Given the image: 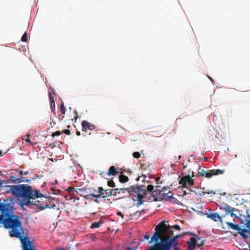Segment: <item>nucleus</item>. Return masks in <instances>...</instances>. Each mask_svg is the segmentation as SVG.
Wrapping results in <instances>:
<instances>
[{"mask_svg":"<svg viewBox=\"0 0 250 250\" xmlns=\"http://www.w3.org/2000/svg\"><path fill=\"white\" fill-rule=\"evenodd\" d=\"M43 195L40 193L39 191L33 190L31 186H26L22 185V188L20 197H22L21 202L22 206H25L29 208H32V205L33 204V200L31 199H35V198L42 197Z\"/></svg>","mask_w":250,"mask_h":250,"instance_id":"f257e3e1","label":"nucleus"},{"mask_svg":"<svg viewBox=\"0 0 250 250\" xmlns=\"http://www.w3.org/2000/svg\"><path fill=\"white\" fill-rule=\"evenodd\" d=\"M155 231L151 238L150 242H158L163 238H166L167 236L170 237L173 235V230L171 226L167 225L165 221H162L155 228Z\"/></svg>","mask_w":250,"mask_h":250,"instance_id":"f03ea898","label":"nucleus"},{"mask_svg":"<svg viewBox=\"0 0 250 250\" xmlns=\"http://www.w3.org/2000/svg\"><path fill=\"white\" fill-rule=\"evenodd\" d=\"M144 186H131L129 197L131 196L133 201H137L136 206L142 205L144 201L143 199L146 194V191L143 188Z\"/></svg>","mask_w":250,"mask_h":250,"instance_id":"7ed1b4c3","label":"nucleus"},{"mask_svg":"<svg viewBox=\"0 0 250 250\" xmlns=\"http://www.w3.org/2000/svg\"><path fill=\"white\" fill-rule=\"evenodd\" d=\"M177 240L174 236L172 237L167 236L166 238H162L161 242L157 243L153 247L155 250H171L173 245L178 244Z\"/></svg>","mask_w":250,"mask_h":250,"instance_id":"20e7f679","label":"nucleus"},{"mask_svg":"<svg viewBox=\"0 0 250 250\" xmlns=\"http://www.w3.org/2000/svg\"><path fill=\"white\" fill-rule=\"evenodd\" d=\"M179 184L182 185L183 188H186L188 185L191 186L194 185V180L189 175H187L180 179Z\"/></svg>","mask_w":250,"mask_h":250,"instance_id":"39448f33","label":"nucleus"},{"mask_svg":"<svg viewBox=\"0 0 250 250\" xmlns=\"http://www.w3.org/2000/svg\"><path fill=\"white\" fill-rule=\"evenodd\" d=\"M9 191L16 196L20 197L22 188V185L9 186Z\"/></svg>","mask_w":250,"mask_h":250,"instance_id":"423d86ee","label":"nucleus"},{"mask_svg":"<svg viewBox=\"0 0 250 250\" xmlns=\"http://www.w3.org/2000/svg\"><path fill=\"white\" fill-rule=\"evenodd\" d=\"M246 227L249 229V230L246 229H241L238 233L245 239L248 238L249 237V234H250V220L247 221L245 223Z\"/></svg>","mask_w":250,"mask_h":250,"instance_id":"0eeeda50","label":"nucleus"},{"mask_svg":"<svg viewBox=\"0 0 250 250\" xmlns=\"http://www.w3.org/2000/svg\"><path fill=\"white\" fill-rule=\"evenodd\" d=\"M82 131H85L86 130H94L96 128V126L86 121H83L82 122Z\"/></svg>","mask_w":250,"mask_h":250,"instance_id":"6e6552de","label":"nucleus"},{"mask_svg":"<svg viewBox=\"0 0 250 250\" xmlns=\"http://www.w3.org/2000/svg\"><path fill=\"white\" fill-rule=\"evenodd\" d=\"M160 200L170 201L172 203H175L176 199L173 197V194L171 191H170L168 193H163L162 196L160 197Z\"/></svg>","mask_w":250,"mask_h":250,"instance_id":"1a4fd4ad","label":"nucleus"},{"mask_svg":"<svg viewBox=\"0 0 250 250\" xmlns=\"http://www.w3.org/2000/svg\"><path fill=\"white\" fill-rule=\"evenodd\" d=\"M98 194H95L93 193H91V195L92 197L95 198V202L98 203L99 201L98 199L101 198L105 199L104 194V189L103 187H99L98 188Z\"/></svg>","mask_w":250,"mask_h":250,"instance_id":"9d476101","label":"nucleus"},{"mask_svg":"<svg viewBox=\"0 0 250 250\" xmlns=\"http://www.w3.org/2000/svg\"><path fill=\"white\" fill-rule=\"evenodd\" d=\"M223 209L226 212V215L230 214L231 217H234L236 218H238V216L234 213V212L236 211L237 209L234 208H231L228 205H225Z\"/></svg>","mask_w":250,"mask_h":250,"instance_id":"9b49d317","label":"nucleus"},{"mask_svg":"<svg viewBox=\"0 0 250 250\" xmlns=\"http://www.w3.org/2000/svg\"><path fill=\"white\" fill-rule=\"evenodd\" d=\"M226 171L225 169H217L210 170V173L207 174V178H210L213 175L223 174Z\"/></svg>","mask_w":250,"mask_h":250,"instance_id":"f8f14e48","label":"nucleus"},{"mask_svg":"<svg viewBox=\"0 0 250 250\" xmlns=\"http://www.w3.org/2000/svg\"><path fill=\"white\" fill-rule=\"evenodd\" d=\"M197 239L194 237H192L189 239V241H187L188 248L190 250H194L197 246Z\"/></svg>","mask_w":250,"mask_h":250,"instance_id":"ddd939ff","label":"nucleus"},{"mask_svg":"<svg viewBox=\"0 0 250 250\" xmlns=\"http://www.w3.org/2000/svg\"><path fill=\"white\" fill-rule=\"evenodd\" d=\"M34 206H35L37 207H38L39 209L40 210H43V209H44L45 208H50L49 206H48V205H47V204H45L44 205H43V204H41V202L40 201H39V200H36V201H33V204L32 205V208H33Z\"/></svg>","mask_w":250,"mask_h":250,"instance_id":"4468645a","label":"nucleus"},{"mask_svg":"<svg viewBox=\"0 0 250 250\" xmlns=\"http://www.w3.org/2000/svg\"><path fill=\"white\" fill-rule=\"evenodd\" d=\"M207 215L208 218H210L211 220L214 221H220L221 222H222L221 216H220L217 213L207 214Z\"/></svg>","mask_w":250,"mask_h":250,"instance_id":"2eb2a0df","label":"nucleus"},{"mask_svg":"<svg viewBox=\"0 0 250 250\" xmlns=\"http://www.w3.org/2000/svg\"><path fill=\"white\" fill-rule=\"evenodd\" d=\"M119 173V171L114 166H111L108 171L106 172L107 176H115Z\"/></svg>","mask_w":250,"mask_h":250,"instance_id":"dca6fc26","label":"nucleus"},{"mask_svg":"<svg viewBox=\"0 0 250 250\" xmlns=\"http://www.w3.org/2000/svg\"><path fill=\"white\" fill-rule=\"evenodd\" d=\"M153 193H155V195H152V197L153 198V201H158L157 197L156 196H158L159 198L160 199V197L163 194L162 190L157 189L154 190Z\"/></svg>","mask_w":250,"mask_h":250,"instance_id":"f3484780","label":"nucleus"},{"mask_svg":"<svg viewBox=\"0 0 250 250\" xmlns=\"http://www.w3.org/2000/svg\"><path fill=\"white\" fill-rule=\"evenodd\" d=\"M208 173H210V170L206 171L204 169H201V168L200 167L199 171L196 176L197 177L205 176V177L207 178V174H208Z\"/></svg>","mask_w":250,"mask_h":250,"instance_id":"a211bd4d","label":"nucleus"},{"mask_svg":"<svg viewBox=\"0 0 250 250\" xmlns=\"http://www.w3.org/2000/svg\"><path fill=\"white\" fill-rule=\"evenodd\" d=\"M226 224H227L228 227L231 228L233 230H237V232L239 231L241 229L239 225H235L230 222H227Z\"/></svg>","mask_w":250,"mask_h":250,"instance_id":"6ab92c4d","label":"nucleus"},{"mask_svg":"<svg viewBox=\"0 0 250 250\" xmlns=\"http://www.w3.org/2000/svg\"><path fill=\"white\" fill-rule=\"evenodd\" d=\"M118 190V189L117 188H114V189H104V194L105 198H106V197H107L108 196H112V192H113L114 190Z\"/></svg>","mask_w":250,"mask_h":250,"instance_id":"aec40b11","label":"nucleus"},{"mask_svg":"<svg viewBox=\"0 0 250 250\" xmlns=\"http://www.w3.org/2000/svg\"><path fill=\"white\" fill-rule=\"evenodd\" d=\"M119 178V181L122 183H126L129 180L128 177L123 174H121Z\"/></svg>","mask_w":250,"mask_h":250,"instance_id":"412c9836","label":"nucleus"},{"mask_svg":"<svg viewBox=\"0 0 250 250\" xmlns=\"http://www.w3.org/2000/svg\"><path fill=\"white\" fill-rule=\"evenodd\" d=\"M103 224V222L102 221H100L99 222H95L92 224L90 228L92 229H95L99 228L101 225Z\"/></svg>","mask_w":250,"mask_h":250,"instance_id":"4be33fe9","label":"nucleus"},{"mask_svg":"<svg viewBox=\"0 0 250 250\" xmlns=\"http://www.w3.org/2000/svg\"><path fill=\"white\" fill-rule=\"evenodd\" d=\"M118 188V190H119L120 191V193L121 192L125 193V191L127 192L128 193V195H129V190H130L131 189V186L128 187V188Z\"/></svg>","mask_w":250,"mask_h":250,"instance_id":"5701e85b","label":"nucleus"},{"mask_svg":"<svg viewBox=\"0 0 250 250\" xmlns=\"http://www.w3.org/2000/svg\"><path fill=\"white\" fill-rule=\"evenodd\" d=\"M196 239H197V242H196L197 246H198V247H200L201 246H202L204 245V240H201L199 238H197Z\"/></svg>","mask_w":250,"mask_h":250,"instance_id":"b1692460","label":"nucleus"},{"mask_svg":"<svg viewBox=\"0 0 250 250\" xmlns=\"http://www.w3.org/2000/svg\"><path fill=\"white\" fill-rule=\"evenodd\" d=\"M107 185L111 188H115L116 186L113 180H108L107 182Z\"/></svg>","mask_w":250,"mask_h":250,"instance_id":"393cba45","label":"nucleus"},{"mask_svg":"<svg viewBox=\"0 0 250 250\" xmlns=\"http://www.w3.org/2000/svg\"><path fill=\"white\" fill-rule=\"evenodd\" d=\"M146 191V192H151L152 193H153L154 191V187L151 185H148L147 186Z\"/></svg>","mask_w":250,"mask_h":250,"instance_id":"a878e982","label":"nucleus"},{"mask_svg":"<svg viewBox=\"0 0 250 250\" xmlns=\"http://www.w3.org/2000/svg\"><path fill=\"white\" fill-rule=\"evenodd\" d=\"M60 111H61V113L62 114H64L65 113V107L63 103H62L61 105Z\"/></svg>","mask_w":250,"mask_h":250,"instance_id":"bb28decb","label":"nucleus"},{"mask_svg":"<svg viewBox=\"0 0 250 250\" xmlns=\"http://www.w3.org/2000/svg\"><path fill=\"white\" fill-rule=\"evenodd\" d=\"M21 41L23 42H26L27 41V34L26 33H24L22 35Z\"/></svg>","mask_w":250,"mask_h":250,"instance_id":"cd10ccee","label":"nucleus"},{"mask_svg":"<svg viewBox=\"0 0 250 250\" xmlns=\"http://www.w3.org/2000/svg\"><path fill=\"white\" fill-rule=\"evenodd\" d=\"M30 136V135L29 134H27L26 135V137L25 136V140L26 142L30 143V144L31 145H33V143L32 142H31L30 141V140L29 139Z\"/></svg>","mask_w":250,"mask_h":250,"instance_id":"c85d7f7f","label":"nucleus"},{"mask_svg":"<svg viewBox=\"0 0 250 250\" xmlns=\"http://www.w3.org/2000/svg\"><path fill=\"white\" fill-rule=\"evenodd\" d=\"M62 131H56V132L53 133L52 134V136L54 137L55 136H59L61 134H62Z\"/></svg>","mask_w":250,"mask_h":250,"instance_id":"c756f323","label":"nucleus"},{"mask_svg":"<svg viewBox=\"0 0 250 250\" xmlns=\"http://www.w3.org/2000/svg\"><path fill=\"white\" fill-rule=\"evenodd\" d=\"M133 156L135 158H139L140 157L141 155L138 152H135L133 153Z\"/></svg>","mask_w":250,"mask_h":250,"instance_id":"7c9ffc66","label":"nucleus"},{"mask_svg":"<svg viewBox=\"0 0 250 250\" xmlns=\"http://www.w3.org/2000/svg\"><path fill=\"white\" fill-rule=\"evenodd\" d=\"M171 227L172 228V229H174L176 230H181V228L178 225H174L172 226H171Z\"/></svg>","mask_w":250,"mask_h":250,"instance_id":"2f4dec72","label":"nucleus"},{"mask_svg":"<svg viewBox=\"0 0 250 250\" xmlns=\"http://www.w3.org/2000/svg\"><path fill=\"white\" fill-rule=\"evenodd\" d=\"M49 96L51 101V104L52 105V104H53L54 105H55V102L51 93H49Z\"/></svg>","mask_w":250,"mask_h":250,"instance_id":"473e14b6","label":"nucleus"},{"mask_svg":"<svg viewBox=\"0 0 250 250\" xmlns=\"http://www.w3.org/2000/svg\"><path fill=\"white\" fill-rule=\"evenodd\" d=\"M142 177H143V179L142 180V181L143 182L145 181V178L146 177V175H142L141 176L138 177L137 178H136V180L137 181H138L140 180V179Z\"/></svg>","mask_w":250,"mask_h":250,"instance_id":"72a5a7b5","label":"nucleus"},{"mask_svg":"<svg viewBox=\"0 0 250 250\" xmlns=\"http://www.w3.org/2000/svg\"><path fill=\"white\" fill-rule=\"evenodd\" d=\"M10 180L11 181L13 182H16L17 180H19V179L16 178V177L14 176H11L10 177Z\"/></svg>","mask_w":250,"mask_h":250,"instance_id":"f704fd0d","label":"nucleus"},{"mask_svg":"<svg viewBox=\"0 0 250 250\" xmlns=\"http://www.w3.org/2000/svg\"><path fill=\"white\" fill-rule=\"evenodd\" d=\"M100 175L102 177L107 179V178H106L105 177L106 176H107L106 172H105L104 171H102L100 173Z\"/></svg>","mask_w":250,"mask_h":250,"instance_id":"c9c22d12","label":"nucleus"},{"mask_svg":"<svg viewBox=\"0 0 250 250\" xmlns=\"http://www.w3.org/2000/svg\"><path fill=\"white\" fill-rule=\"evenodd\" d=\"M79 190L81 193H84L86 192L87 188H79Z\"/></svg>","mask_w":250,"mask_h":250,"instance_id":"e433bc0d","label":"nucleus"},{"mask_svg":"<svg viewBox=\"0 0 250 250\" xmlns=\"http://www.w3.org/2000/svg\"><path fill=\"white\" fill-rule=\"evenodd\" d=\"M67 190L69 192H73V191L75 190V188H73V187H68L67 189Z\"/></svg>","mask_w":250,"mask_h":250,"instance_id":"4c0bfd02","label":"nucleus"},{"mask_svg":"<svg viewBox=\"0 0 250 250\" xmlns=\"http://www.w3.org/2000/svg\"><path fill=\"white\" fill-rule=\"evenodd\" d=\"M62 132H64L67 135H70L71 133L70 130L69 129H64L63 131H62Z\"/></svg>","mask_w":250,"mask_h":250,"instance_id":"58836bf2","label":"nucleus"},{"mask_svg":"<svg viewBox=\"0 0 250 250\" xmlns=\"http://www.w3.org/2000/svg\"><path fill=\"white\" fill-rule=\"evenodd\" d=\"M112 195L115 196L117 194H120V191H119V190H114L113 192H112Z\"/></svg>","mask_w":250,"mask_h":250,"instance_id":"ea45409f","label":"nucleus"},{"mask_svg":"<svg viewBox=\"0 0 250 250\" xmlns=\"http://www.w3.org/2000/svg\"><path fill=\"white\" fill-rule=\"evenodd\" d=\"M91 196H92V195H91V193H90V194L85 195L84 196V198L86 200H90Z\"/></svg>","mask_w":250,"mask_h":250,"instance_id":"a19ab883","label":"nucleus"},{"mask_svg":"<svg viewBox=\"0 0 250 250\" xmlns=\"http://www.w3.org/2000/svg\"><path fill=\"white\" fill-rule=\"evenodd\" d=\"M20 173L22 175H26L27 174H28V171H23V170H21L20 172Z\"/></svg>","mask_w":250,"mask_h":250,"instance_id":"79ce46f5","label":"nucleus"},{"mask_svg":"<svg viewBox=\"0 0 250 250\" xmlns=\"http://www.w3.org/2000/svg\"><path fill=\"white\" fill-rule=\"evenodd\" d=\"M117 214L118 215L122 217V219H124V215H123V214L121 211H118L117 213Z\"/></svg>","mask_w":250,"mask_h":250,"instance_id":"37998d69","label":"nucleus"},{"mask_svg":"<svg viewBox=\"0 0 250 250\" xmlns=\"http://www.w3.org/2000/svg\"><path fill=\"white\" fill-rule=\"evenodd\" d=\"M203 193V194L204 195L205 193L206 194H210L211 193H212V191L211 190H208L207 191H206V192H204V191H203L202 192Z\"/></svg>","mask_w":250,"mask_h":250,"instance_id":"c03bdc74","label":"nucleus"},{"mask_svg":"<svg viewBox=\"0 0 250 250\" xmlns=\"http://www.w3.org/2000/svg\"><path fill=\"white\" fill-rule=\"evenodd\" d=\"M177 244H175L172 247L174 248V250H179V249L177 247Z\"/></svg>","mask_w":250,"mask_h":250,"instance_id":"a18cd8bd","label":"nucleus"},{"mask_svg":"<svg viewBox=\"0 0 250 250\" xmlns=\"http://www.w3.org/2000/svg\"><path fill=\"white\" fill-rule=\"evenodd\" d=\"M144 238L145 239L148 240L149 239V236L146 234L144 236Z\"/></svg>","mask_w":250,"mask_h":250,"instance_id":"49530a36","label":"nucleus"},{"mask_svg":"<svg viewBox=\"0 0 250 250\" xmlns=\"http://www.w3.org/2000/svg\"><path fill=\"white\" fill-rule=\"evenodd\" d=\"M25 178L21 177V178L20 180L19 181V182H24L25 181L23 180Z\"/></svg>","mask_w":250,"mask_h":250,"instance_id":"de8ad7c7","label":"nucleus"},{"mask_svg":"<svg viewBox=\"0 0 250 250\" xmlns=\"http://www.w3.org/2000/svg\"><path fill=\"white\" fill-rule=\"evenodd\" d=\"M183 192V193L182 194V196L183 197L185 196V195H186L187 194V193L186 192V191H184Z\"/></svg>","mask_w":250,"mask_h":250,"instance_id":"09e8293b","label":"nucleus"},{"mask_svg":"<svg viewBox=\"0 0 250 250\" xmlns=\"http://www.w3.org/2000/svg\"><path fill=\"white\" fill-rule=\"evenodd\" d=\"M174 236H175V237H176V239L177 240L178 238L181 237V235H176Z\"/></svg>","mask_w":250,"mask_h":250,"instance_id":"8fccbe9b","label":"nucleus"},{"mask_svg":"<svg viewBox=\"0 0 250 250\" xmlns=\"http://www.w3.org/2000/svg\"><path fill=\"white\" fill-rule=\"evenodd\" d=\"M76 135H77V136H80V135H81V132H80V131H76Z\"/></svg>","mask_w":250,"mask_h":250,"instance_id":"3c124183","label":"nucleus"},{"mask_svg":"<svg viewBox=\"0 0 250 250\" xmlns=\"http://www.w3.org/2000/svg\"><path fill=\"white\" fill-rule=\"evenodd\" d=\"M167 187H164L163 188V189H162V191L163 190H167Z\"/></svg>","mask_w":250,"mask_h":250,"instance_id":"603ef678","label":"nucleus"},{"mask_svg":"<svg viewBox=\"0 0 250 250\" xmlns=\"http://www.w3.org/2000/svg\"><path fill=\"white\" fill-rule=\"evenodd\" d=\"M127 250H132V249L130 247H128L127 248Z\"/></svg>","mask_w":250,"mask_h":250,"instance_id":"864d4df0","label":"nucleus"},{"mask_svg":"<svg viewBox=\"0 0 250 250\" xmlns=\"http://www.w3.org/2000/svg\"><path fill=\"white\" fill-rule=\"evenodd\" d=\"M160 178L159 177H157L156 179V181H158L160 180Z\"/></svg>","mask_w":250,"mask_h":250,"instance_id":"5fc2aeb1","label":"nucleus"},{"mask_svg":"<svg viewBox=\"0 0 250 250\" xmlns=\"http://www.w3.org/2000/svg\"><path fill=\"white\" fill-rule=\"evenodd\" d=\"M190 235H194L195 234L193 233H191V232H189V233Z\"/></svg>","mask_w":250,"mask_h":250,"instance_id":"6e6d98bb","label":"nucleus"},{"mask_svg":"<svg viewBox=\"0 0 250 250\" xmlns=\"http://www.w3.org/2000/svg\"><path fill=\"white\" fill-rule=\"evenodd\" d=\"M194 176V173L192 171V177H193Z\"/></svg>","mask_w":250,"mask_h":250,"instance_id":"4d7b16f0","label":"nucleus"},{"mask_svg":"<svg viewBox=\"0 0 250 250\" xmlns=\"http://www.w3.org/2000/svg\"><path fill=\"white\" fill-rule=\"evenodd\" d=\"M2 183L0 182V188L1 187Z\"/></svg>","mask_w":250,"mask_h":250,"instance_id":"13d9d810","label":"nucleus"},{"mask_svg":"<svg viewBox=\"0 0 250 250\" xmlns=\"http://www.w3.org/2000/svg\"><path fill=\"white\" fill-rule=\"evenodd\" d=\"M208 78H209L211 81H212V79L210 77H208Z\"/></svg>","mask_w":250,"mask_h":250,"instance_id":"bf43d9fd","label":"nucleus"},{"mask_svg":"<svg viewBox=\"0 0 250 250\" xmlns=\"http://www.w3.org/2000/svg\"><path fill=\"white\" fill-rule=\"evenodd\" d=\"M77 118H78V116H77V117H75V120H76Z\"/></svg>","mask_w":250,"mask_h":250,"instance_id":"052dcab7","label":"nucleus"},{"mask_svg":"<svg viewBox=\"0 0 250 250\" xmlns=\"http://www.w3.org/2000/svg\"><path fill=\"white\" fill-rule=\"evenodd\" d=\"M204 159L205 161H206L207 160V158H205Z\"/></svg>","mask_w":250,"mask_h":250,"instance_id":"680f3d73","label":"nucleus"},{"mask_svg":"<svg viewBox=\"0 0 250 250\" xmlns=\"http://www.w3.org/2000/svg\"><path fill=\"white\" fill-rule=\"evenodd\" d=\"M92 190L94 191H96V190L94 189V188H92Z\"/></svg>","mask_w":250,"mask_h":250,"instance_id":"e2e57ef3","label":"nucleus"},{"mask_svg":"<svg viewBox=\"0 0 250 250\" xmlns=\"http://www.w3.org/2000/svg\"><path fill=\"white\" fill-rule=\"evenodd\" d=\"M2 155V153L0 152V156Z\"/></svg>","mask_w":250,"mask_h":250,"instance_id":"0e129e2a","label":"nucleus"},{"mask_svg":"<svg viewBox=\"0 0 250 250\" xmlns=\"http://www.w3.org/2000/svg\"><path fill=\"white\" fill-rule=\"evenodd\" d=\"M181 158V156H179V159H180Z\"/></svg>","mask_w":250,"mask_h":250,"instance_id":"69168bd1","label":"nucleus"}]
</instances>
